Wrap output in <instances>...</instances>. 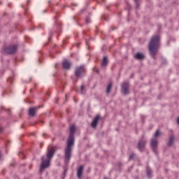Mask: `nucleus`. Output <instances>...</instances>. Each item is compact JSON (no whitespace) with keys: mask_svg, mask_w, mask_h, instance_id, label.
<instances>
[{"mask_svg":"<svg viewBox=\"0 0 179 179\" xmlns=\"http://www.w3.org/2000/svg\"><path fill=\"white\" fill-rule=\"evenodd\" d=\"M75 132H76V127L75 125L70 127V134L67 140V145L64 149V163L68 164L71 162L72 157V146L75 145Z\"/></svg>","mask_w":179,"mask_h":179,"instance_id":"obj_1","label":"nucleus"},{"mask_svg":"<svg viewBox=\"0 0 179 179\" xmlns=\"http://www.w3.org/2000/svg\"><path fill=\"white\" fill-rule=\"evenodd\" d=\"M160 45V36H153L148 44L150 55L153 58V59H156V54H157V51H159Z\"/></svg>","mask_w":179,"mask_h":179,"instance_id":"obj_2","label":"nucleus"},{"mask_svg":"<svg viewBox=\"0 0 179 179\" xmlns=\"http://www.w3.org/2000/svg\"><path fill=\"white\" fill-rule=\"evenodd\" d=\"M74 75L76 78H83V76L86 75V68L85 67V65L77 66L74 71Z\"/></svg>","mask_w":179,"mask_h":179,"instance_id":"obj_3","label":"nucleus"},{"mask_svg":"<svg viewBox=\"0 0 179 179\" xmlns=\"http://www.w3.org/2000/svg\"><path fill=\"white\" fill-rule=\"evenodd\" d=\"M50 162L51 159H48V158L46 159L45 156L41 157V164L40 166L41 173H43L45 169H48V167H50Z\"/></svg>","mask_w":179,"mask_h":179,"instance_id":"obj_4","label":"nucleus"},{"mask_svg":"<svg viewBox=\"0 0 179 179\" xmlns=\"http://www.w3.org/2000/svg\"><path fill=\"white\" fill-rule=\"evenodd\" d=\"M16 51H17V45H10L4 47V52L8 55H12L15 54Z\"/></svg>","mask_w":179,"mask_h":179,"instance_id":"obj_5","label":"nucleus"},{"mask_svg":"<svg viewBox=\"0 0 179 179\" xmlns=\"http://www.w3.org/2000/svg\"><path fill=\"white\" fill-rule=\"evenodd\" d=\"M145 146H146V140H145V138L142 137L138 141L137 148L138 150H140L141 152H143V150H145Z\"/></svg>","mask_w":179,"mask_h":179,"instance_id":"obj_6","label":"nucleus"},{"mask_svg":"<svg viewBox=\"0 0 179 179\" xmlns=\"http://www.w3.org/2000/svg\"><path fill=\"white\" fill-rule=\"evenodd\" d=\"M129 83H123L122 84V93L123 94H129Z\"/></svg>","mask_w":179,"mask_h":179,"instance_id":"obj_7","label":"nucleus"},{"mask_svg":"<svg viewBox=\"0 0 179 179\" xmlns=\"http://www.w3.org/2000/svg\"><path fill=\"white\" fill-rule=\"evenodd\" d=\"M99 120H100V115H98L94 118L93 121L92 122L91 127L92 128H97V124H99Z\"/></svg>","mask_w":179,"mask_h":179,"instance_id":"obj_8","label":"nucleus"},{"mask_svg":"<svg viewBox=\"0 0 179 179\" xmlns=\"http://www.w3.org/2000/svg\"><path fill=\"white\" fill-rule=\"evenodd\" d=\"M85 169V166L81 165L77 169V177L78 178H82V176H83V170Z\"/></svg>","mask_w":179,"mask_h":179,"instance_id":"obj_9","label":"nucleus"},{"mask_svg":"<svg viewBox=\"0 0 179 179\" xmlns=\"http://www.w3.org/2000/svg\"><path fill=\"white\" fill-rule=\"evenodd\" d=\"M38 108H40V106L29 108V115L30 117H34V115H36V113H37V110H38Z\"/></svg>","mask_w":179,"mask_h":179,"instance_id":"obj_10","label":"nucleus"},{"mask_svg":"<svg viewBox=\"0 0 179 179\" xmlns=\"http://www.w3.org/2000/svg\"><path fill=\"white\" fill-rule=\"evenodd\" d=\"M54 155H55V152L53 150H50V148H48V152L46 155L47 158L49 160H51V159H52V157H54Z\"/></svg>","mask_w":179,"mask_h":179,"instance_id":"obj_11","label":"nucleus"},{"mask_svg":"<svg viewBox=\"0 0 179 179\" xmlns=\"http://www.w3.org/2000/svg\"><path fill=\"white\" fill-rule=\"evenodd\" d=\"M146 174L148 178H152V177H153V171H152V169H150L149 166H147L146 167Z\"/></svg>","mask_w":179,"mask_h":179,"instance_id":"obj_12","label":"nucleus"},{"mask_svg":"<svg viewBox=\"0 0 179 179\" xmlns=\"http://www.w3.org/2000/svg\"><path fill=\"white\" fill-rule=\"evenodd\" d=\"M134 58L136 59H138L140 61L143 60V59L145 58V55L142 52H137L135 55H134Z\"/></svg>","mask_w":179,"mask_h":179,"instance_id":"obj_13","label":"nucleus"},{"mask_svg":"<svg viewBox=\"0 0 179 179\" xmlns=\"http://www.w3.org/2000/svg\"><path fill=\"white\" fill-rule=\"evenodd\" d=\"M62 66L64 69H70L71 68V62H68V60H66L63 62Z\"/></svg>","mask_w":179,"mask_h":179,"instance_id":"obj_14","label":"nucleus"},{"mask_svg":"<svg viewBox=\"0 0 179 179\" xmlns=\"http://www.w3.org/2000/svg\"><path fill=\"white\" fill-rule=\"evenodd\" d=\"M174 135H171L170 137H169V142L167 143V146H173V143H174Z\"/></svg>","mask_w":179,"mask_h":179,"instance_id":"obj_15","label":"nucleus"},{"mask_svg":"<svg viewBox=\"0 0 179 179\" xmlns=\"http://www.w3.org/2000/svg\"><path fill=\"white\" fill-rule=\"evenodd\" d=\"M107 65H108V59L107 58V57H103V62L101 63V66L104 67V66H106Z\"/></svg>","mask_w":179,"mask_h":179,"instance_id":"obj_16","label":"nucleus"},{"mask_svg":"<svg viewBox=\"0 0 179 179\" xmlns=\"http://www.w3.org/2000/svg\"><path fill=\"white\" fill-rule=\"evenodd\" d=\"M151 148H157V140L155 138L151 140Z\"/></svg>","mask_w":179,"mask_h":179,"instance_id":"obj_17","label":"nucleus"},{"mask_svg":"<svg viewBox=\"0 0 179 179\" xmlns=\"http://www.w3.org/2000/svg\"><path fill=\"white\" fill-rule=\"evenodd\" d=\"M55 24L57 29V31H61L62 25H61V23L59 22V21L56 20L55 22Z\"/></svg>","mask_w":179,"mask_h":179,"instance_id":"obj_18","label":"nucleus"},{"mask_svg":"<svg viewBox=\"0 0 179 179\" xmlns=\"http://www.w3.org/2000/svg\"><path fill=\"white\" fill-rule=\"evenodd\" d=\"M113 88V83H110L108 85L107 89H106V93L108 94L110 92H111V89Z\"/></svg>","mask_w":179,"mask_h":179,"instance_id":"obj_19","label":"nucleus"},{"mask_svg":"<svg viewBox=\"0 0 179 179\" xmlns=\"http://www.w3.org/2000/svg\"><path fill=\"white\" fill-rule=\"evenodd\" d=\"M136 154L132 152L129 156V160H136Z\"/></svg>","mask_w":179,"mask_h":179,"instance_id":"obj_20","label":"nucleus"},{"mask_svg":"<svg viewBox=\"0 0 179 179\" xmlns=\"http://www.w3.org/2000/svg\"><path fill=\"white\" fill-rule=\"evenodd\" d=\"M160 135H162V133L160 132V131L157 130L155 134V138H159V136H160Z\"/></svg>","mask_w":179,"mask_h":179,"instance_id":"obj_21","label":"nucleus"},{"mask_svg":"<svg viewBox=\"0 0 179 179\" xmlns=\"http://www.w3.org/2000/svg\"><path fill=\"white\" fill-rule=\"evenodd\" d=\"M136 3V9H139V1L141 0H134Z\"/></svg>","mask_w":179,"mask_h":179,"instance_id":"obj_22","label":"nucleus"},{"mask_svg":"<svg viewBox=\"0 0 179 179\" xmlns=\"http://www.w3.org/2000/svg\"><path fill=\"white\" fill-rule=\"evenodd\" d=\"M50 149L52 150L55 151H55L58 150V145H55V146L52 147Z\"/></svg>","mask_w":179,"mask_h":179,"instance_id":"obj_23","label":"nucleus"},{"mask_svg":"<svg viewBox=\"0 0 179 179\" xmlns=\"http://www.w3.org/2000/svg\"><path fill=\"white\" fill-rule=\"evenodd\" d=\"M152 151L154 152V153L157 155V147H152Z\"/></svg>","mask_w":179,"mask_h":179,"instance_id":"obj_24","label":"nucleus"},{"mask_svg":"<svg viewBox=\"0 0 179 179\" xmlns=\"http://www.w3.org/2000/svg\"><path fill=\"white\" fill-rule=\"evenodd\" d=\"M7 82H8V83H13V78L10 77L7 80Z\"/></svg>","mask_w":179,"mask_h":179,"instance_id":"obj_25","label":"nucleus"},{"mask_svg":"<svg viewBox=\"0 0 179 179\" xmlns=\"http://www.w3.org/2000/svg\"><path fill=\"white\" fill-rule=\"evenodd\" d=\"M85 22L87 24H89V23H90V17H87L85 19Z\"/></svg>","mask_w":179,"mask_h":179,"instance_id":"obj_26","label":"nucleus"},{"mask_svg":"<svg viewBox=\"0 0 179 179\" xmlns=\"http://www.w3.org/2000/svg\"><path fill=\"white\" fill-rule=\"evenodd\" d=\"M80 90H81L82 94H83V93L85 92V85H81Z\"/></svg>","mask_w":179,"mask_h":179,"instance_id":"obj_27","label":"nucleus"},{"mask_svg":"<svg viewBox=\"0 0 179 179\" xmlns=\"http://www.w3.org/2000/svg\"><path fill=\"white\" fill-rule=\"evenodd\" d=\"M2 132H3V128L0 127V134H2Z\"/></svg>","mask_w":179,"mask_h":179,"instance_id":"obj_28","label":"nucleus"},{"mask_svg":"<svg viewBox=\"0 0 179 179\" xmlns=\"http://www.w3.org/2000/svg\"><path fill=\"white\" fill-rule=\"evenodd\" d=\"M117 164H118V166H119V167H121V166H122V164H121V162H118Z\"/></svg>","mask_w":179,"mask_h":179,"instance_id":"obj_29","label":"nucleus"},{"mask_svg":"<svg viewBox=\"0 0 179 179\" xmlns=\"http://www.w3.org/2000/svg\"><path fill=\"white\" fill-rule=\"evenodd\" d=\"M102 19H103V20H107V19H106V17H104V16H102Z\"/></svg>","mask_w":179,"mask_h":179,"instance_id":"obj_30","label":"nucleus"},{"mask_svg":"<svg viewBox=\"0 0 179 179\" xmlns=\"http://www.w3.org/2000/svg\"><path fill=\"white\" fill-rule=\"evenodd\" d=\"M177 123H178V125H179V117H178V119H177Z\"/></svg>","mask_w":179,"mask_h":179,"instance_id":"obj_31","label":"nucleus"},{"mask_svg":"<svg viewBox=\"0 0 179 179\" xmlns=\"http://www.w3.org/2000/svg\"><path fill=\"white\" fill-rule=\"evenodd\" d=\"M87 45H89V41H86Z\"/></svg>","mask_w":179,"mask_h":179,"instance_id":"obj_32","label":"nucleus"},{"mask_svg":"<svg viewBox=\"0 0 179 179\" xmlns=\"http://www.w3.org/2000/svg\"><path fill=\"white\" fill-rule=\"evenodd\" d=\"M29 2H30V0H27V3L29 5Z\"/></svg>","mask_w":179,"mask_h":179,"instance_id":"obj_33","label":"nucleus"},{"mask_svg":"<svg viewBox=\"0 0 179 179\" xmlns=\"http://www.w3.org/2000/svg\"><path fill=\"white\" fill-rule=\"evenodd\" d=\"M57 17H58V14L55 17V19H57Z\"/></svg>","mask_w":179,"mask_h":179,"instance_id":"obj_34","label":"nucleus"},{"mask_svg":"<svg viewBox=\"0 0 179 179\" xmlns=\"http://www.w3.org/2000/svg\"><path fill=\"white\" fill-rule=\"evenodd\" d=\"M49 34H50V36H51V35L52 34V31H50V32L49 33Z\"/></svg>","mask_w":179,"mask_h":179,"instance_id":"obj_35","label":"nucleus"},{"mask_svg":"<svg viewBox=\"0 0 179 179\" xmlns=\"http://www.w3.org/2000/svg\"><path fill=\"white\" fill-rule=\"evenodd\" d=\"M66 113L69 114V110H66Z\"/></svg>","mask_w":179,"mask_h":179,"instance_id":"obj_36","label":"nucleus"},{"mask_svg":"<svg viewBox=\"0 0 179 179\" xmlns=\"http://www.w3.org/2000/svg\"><path fill=\"white\" fill-rule=\"evenodd\" d=\"M43 136H47V134H43Z\"/></svg>","mask_w":179,"mask_h":179,"instance_id":"obj_37","label":"nucleus"},{"mask_svg":"<svg viewBox=\"0 0 179 179\" xmlns=\"http://www.w3.org/2000/svg\"><path fill=\"white\" fill-rule=\"evenodd\" d=\"M134 179H139V177L136 176Z\"/></svg>","mask_w":179,"mask_h":179,"instance_id":"obj_38","label":"nucleus"},{"mask_svg":"<svg viewBox=\"0 0 179 179\" xmlns=\"http://www.w3.org/2000/svg\"><path fill=\"white\" fill-rule=\"evenodd\" d=\"M65 173H66V169H65V170H64V174H65Z\"/></svg>","mask_w":179,"mask_h":179,"instance_id":"obj_39","label":"nucleus"},{"mask_svg":"<svg viewBox=\"0 0 179 179\" xmlns=\"http://www.w3.org/2000/svg\"><path fill=\"white\" fill-rule=\"evenodd\" d=\"M10 166H14V164H10Z\"/></svg>","mask_w":179,"mask_h":179,"instance_id":"obj_40","label":"nucleus"},{"mask_svg":"<svg viewBox=\"0 0 179 179\" xmlns=\"http://www.w3.org/2000/svg\"><path fill=\"white\" fill-rule=\"evenodd\" d=\"M3 171V173H4V172H5V169H3V171Z\"/></svg>","mask_w":179,"mask_h":179,"instance_id":"obj_41","label":"nucleus"},{"mask_svg":"<svg viewBox=\"0 0 179 179\" xmlns=\"http://www.w3.org/2000/svg\"><path fill=\"white\" fill-rule=\"evenodd\" d=\"M96 72H97V73H99V70H98V71H96Z\"/></svg>","mask_w":179,"mask_h":179,"instance_id":"obj_42","label":"nucleus"},{"mask_svg":"<svg viewBox=\"0 0 179 179\" xmlns=\"http://www.w3.org/2000/svg\"><path fill=\"white\" fill-rule=\"evenodd\" d=\"M1 75H3V72L1 73Z\"/></svg>","mask_w":179,"mask_h":179,"instance_id":"obj_43","label":"nucleus"},{"mask_svg":"<svg viewBox=\"0 0 179 179\" xmlns=\"http://www.w3.org/2000/svg\"><path fill=\"white\" fill-rule=\"evenodd\" d=\"M66 96H67V95L66 94V95H65V98H66Z\"/></svg>","mask_w":179,"mask_h":179,"instance_id":"obj_44","label":"nucleus"},{"mask_svg":"<svg viewBox=\"0 0 179 179\" xmlns=\"http://www.w3.org/2000/svg\"><path fill=\"white\" fill-rule=\"evenodd\" d=\"M83 34H84V36H85V31H83Z\"/></svg>","mask_w":179,"mask_h":179,"instance_id":"obj_45","label":"nucleus"},{"mask_svg":"<svg viewBox=\"0 0 179 179\" xmlns=\"http://www.w3.org/2000/svg\"><path fill=\"white\" fill-rule=\"evenodd\" d=\"M49 40H51V38H49Z\"/></svg>","mask_w":179,"mask_h":179,"instance_id":"obj_46","label":"nucleus"},{"mask_svg":"<svg viewBox=\"0 0 179 179\" xmlns=\"http://www.w3.org/2000/svg\"><path fill=\"white\" fill-rule=\"evenodd\" d=\"M63 43H65V41H63Z\"/></svg>","mask_w":179,"mask_h":179,"instance_id":"obj_47","label":"nucleus"},{"mask_svg":"<svg viewBox=\"0 0 179 179\" xmlns=\"http://www.w3.org/2000/svg\"><path fill=\"white\" fill-rule=\"evenodd\" d=\"M55 141V139L53 138V139H52V141Z\"/></svg>","mask_w":179,"mask_h":179,"instance_id":"obj_48","label":"nucleus"},{"mask_svg":"<svg viewBox=\"0 0 179 179\" xmlns=\"http://www.w3.org/2000/svg\"><path fill=\"white\" fill-rule=\"evenodd\" d=\"M44 13H45V11H43Z\"/></svg>","mask_w":179,"mask_h":179,"instance_id":"obj_49","label":"nucleus"},{"mask_svg":"<svg viewBox=\"0 0 179 179\" xmlns=\"http://www.w3.org/2000/svg\"><path fill=\"white\" fill-rule=\"evenodd\" d=\"M1 3L0 2V5H1Z\"/></svg>","mask_w":179,"mask_h":179,"instance_id":"obj_50","label":"nucleus"}]
</instances>
